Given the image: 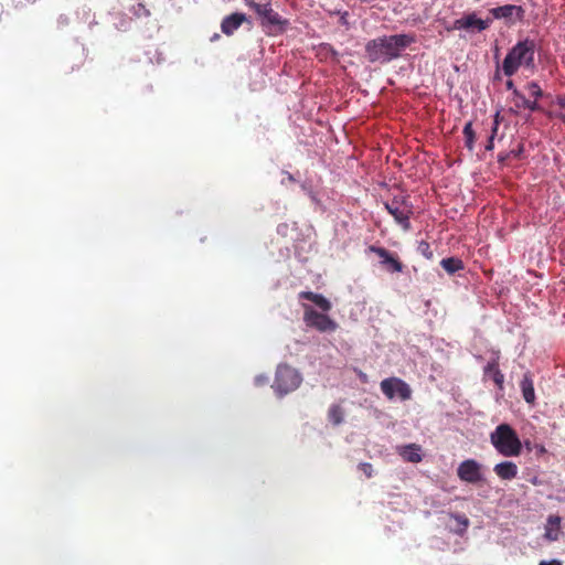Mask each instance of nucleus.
I'll return each instance as SVG.
<instances>
[{"label":"nucleus","instance_id":"c85d7f7f","mask_svg":"<svg viewBox=\"0 0 565 565\" xmlns=\"http://www.w3.org/2000/svg\"><path fill=\"white\" fill-rule=\"evenodd\" d=\"M134 12L138 17H141V15L148 17L150 14V11L142 3H138L137 7L134 8Z\"/></svg>","mask_w":565,"mask_h":565},{"label":"nucleus","instance_id":"cd10ccee","mask_svg":"<svg viewBox=\"0 0 565 565\" xmlns=\"http://www.w3.org/2000/svg\"><path fill=\"white\" fill-rule=\"evenodd\" d=\"M359 469L365 475L366 478H371L373 475V467L370 462H361Z\"/></svg>","mask_w":565,"mask_h":565},{"label":"nucleus","instance_id":"4c0bfd02","mask_svg":"<svg viewBox=\"0 0 565 565\" xmlns=\"http://www.w3.org/2000/svg\"><path fill=\"white\" fill-rule=\"evenodd\" d=\"M509 157H510V152L507 154H499V161H504Z\"/></svg>","mask_w":565,"mask_h":565},{"label":"nucleus","instance_id":"f8f14e48","mask_svg":"<svg viewBox=\"0 0 565 565\" xmlns=\"http://www.w3.org/2000/svg\"><path fill=\"white\" fill-rule=\"evenodd\" d=\"M248 6L255 10L263 25H278L281 23L279 14L273 10L270 3H256L250 1Z\"/></svg>","mask_w":565,"mask_h":565},{"label":"nucleus","instance_id":"f257e3e1","mask_svg":"<svg viewBox=\"0 0 565 565\" xmlns=\"http://www.w3.org/2000/svg\"><path fill=\"white\" fill-rule=\"evenodd\" d=\"M415 42V34L384 35L369 41L365 54L371 63H387L399 57L401 52Z\"/></svg>","mask_w":565,"mask_h":565},{"label":"nucleus","instance_id":"423d86ee","mask_svg":"<svg viewBox=\"0 0 565 565\" xmlns=\"http://www.w3.org/2000/svg\"><path fill=\"white\" fill-rule=\"evenodd\" d=\"M303 322L308 328L316 329L319 332H333L338 329V323L328 315L318 312L311 306L302 303Z\"/></svg>","mask_w":565,"mask_h":565},{"label":"nucleus","instance_id":"ddd939ff","mask_svg":"<svg viewBox=\"0 0 565 565\" xmlns=\"http://www.w3.org/2000/svg\"><path fill=\"white\" fill-rule=\"evenodd\" d=\"M246 21V14L235 12L230 15H226L221 23V30L222 32L231 36L234 34L236 30Z\"/></svg>","mask_w":565,"mask_h":565},{"label":"nucleus","instance_id":"e433bc0d","mask_svg":"<svg viewBox=\"0 0 565 565\" xmlns=\"http://www.w3.org/2000/svg\"><path fill=\"white\" fill-rule=\"evenodd\" d=\"M556 117L561 119L563 122H565V111L557 114Z\"/></svg>","mask_w":565,"mask_h":565},{"label":"nucleus","instance_id":"7c9ffc66","mask_svg":"<svg viewBox=\"0 0 565 565\" xmlns=\"http://www.w3.org/2000/svg\"><path fill=\"white\" fill-rule=\"evenodd\" d=\"M539 565H563L561 561L558 559H552V561H541Z\"/></svg>","mask_w":565,"mask_h":565},{"label":"nucleus","instance_id":"39448f33","mask_svg":"<svg viewBox=\"0 0 565 565\" xmlns=\"http://www.w3.org/2000/svg\"><path fill=\"white\" fill-rule=\"evenodd\" d=\"M302 382L300 373L288 364H280L276 370L273 388L278 396L294 392Z\"/></svg>","mask_w":565,"mask_h":565},{"label":"nucleus","instance_id":"9d476101","mask_svg":"<svg viewBox=\"0 0 565 565\" xmlns=\"http://www.w3.org/2000/svg\"><path fill=\"white\" fill-rule=\"evenodd\" d=\"M457 476L461 481L479 483L483 480L482 466L475 459H466L458 466Z\"/></svg>","mask_w":565,"mask_h":565},{"label":"nucleus","instance_id":"a878e982","mask_svg":"<svg viewBox=\"0 0 565 565\" xmlns=\"http://www.w3.org/2000/svg\"><path fill=\"white\" fill-rule=\"evenodd\" d=\"M452 518L461 526L459 533H463L469 526V519L465 514H452Z\"/></svg>","mask_w":565,"mask_h":565},{"label":"nucleus","instance_id":"9b49d317","mask_svg":"<svg viewBox=\"0 0 565 565\" xmlns=\"http://www.w3.org/2000/svg\"><path fill=\"white\" fill-rule=\"evenodd\" d=\"M369 250L371 253L376 254L382 259L381 264L384 265L388 271H403L404 265L402 264V262L395 255L390 253L386 248L371 245L369 247Z\"/></svg>","mask_w":565,"mask_h":565},{"label":"nucleus","instance_id":"6ab92c4d","mask_svg":"<svg viewBox=\"0 0 565 565\" xmlns=\"http://www.w3.org/2000/svg\"><path fill=\"white\" fill-rule=\"evenodd\" d=\"M420 447L416 444H411L401 450V456L404 458L405 461L417 463L422 461V456L419 454Z\"/></svg>","mask_w":565,"mask_h":565},{"label":"nucleus","instance_id":"c9c22d12","mask_svg":"<svg viewBox=\"0 0 565 565\" xmlns=\"http://www.w3.org/2000/svg\"><path fill=\"white\" fill-rule=\"evenodd\" d=\"M359 377H360V380H361L362 382H364V383H366V382H367V376H366V374H365V373L360 372V373H359Z\"/></svg>","mask_w":565,"mask_h":565},{"label":"nucleus","instance_id":"b1692460","mask_svg":"<svg viewBox=\"0 0 565 565\" xmlns=\"http://www.w3.org/2000/svg\"><path fill=\"white\" fill-rule=\"evenodd\" d=\"M525 88L527 89L530 95L532 97H534V100H536V102L539 98H541L543 96V90H542L541 86L539 85V83H536V82L527 83Z\"/></svg>","mask_w":565,"mask_h":565},{"label":"nucleus","instance_id":"2eb2a0df","mask_svg":"<svg viewBox=\"0 0 565 565\" xmlns=\"http://www.w3.org/2000/svg\"><path fill=\"white\" fill-rule=\"evenodd\" d=\"M298 297L300 299H306L313 302L318 308L322 311L328 312L331 310V302L321 294H316L312 291H300Z\"/></svg>","mask_w":565,"mask_h":565},{"label":"nucleus","instance_id":"2f4dec72","mask_svg":"<svg viewBox=\"0 0 565 565\" xmlns=\"http://www.w3.org/2000/svg\"><path fill=\"white\" fill-rule=\"evenodd\" d=\"M556 103L561 108L565 110V96H557Z\"/></svg>","mask_w":565,"mask_h":565},{"label":"nucleus","instance_id":"c756f323","mask_svg":"<svg viewBox=\"0 0 565 565\" xmlns=\"http://www.w3.org/2000/svg\"><path fill=\"white\" fill-rule=\"evenodd\" d=\"M335 13L340 15L339 23L341 25L345 26L347 29H349L350 28V23L348 21L349 13L347 11H344V12L337 11Z\"/></svg>","mask_w":565,"mask_h":565},{"label":"nucleus","instance_id":"0eeeda50","mask_svg":"<svg viewBox=\"0 0 565 565\" xmlns=\"http://www.w3.org/2000/svg\"><path fill=\"white\" fill-rule=\"evenodd\" d=\"M492 23V19H480L476 12H471L456 19L451 25L446 26L448 32L456 30H466L468 32H482Z\"/></svg>","mask_w":565,"mask_h":565},{"label":"nucleus","instance_id":"4be33fe9","mask_svg":"<svg viewBox=\"0 0 565 565\" xmlns=\"http://www.w3.org/2000/svg\"><path fill=\"white\" fill-rule=\"evenodd\" d=\"M559 518L558 516H550L548 518V526L546 527L545 537L550 541L558 540L559 532Z\"/></svg>","mask_w":565,"mask_h":565},{"label":"nucleus","instance_id":"dca6fc26","mask_svg":"<svg viewBox=\"0 0 565 565\" xmlns=\"http://www.w3.org/2000/svg\"><path fill=\"white\" fill-rule=\"evenodd\" d=\"M522 396L527 404L533 405L535 403V392L532 374L526 372L520 383Z\"/></svg>","mask_w":565,"mask_h":565},{"label":"nucleus","instance_id":"1a4fd4ad","mask_svg":"<svg viewBox=\"0 0 565 565\" xmlns=\"http://www.w3.org/2000/svg\"><path fill=\"white\" fill-rule=\"evenodd\" d=\"M381 390L388 399H392L397 395L402 401H407L412 396L409 385L398 377H388L383 380L381 382Z\"/></svg>","mask_w":565,"mask_h":565},{"label":"nucleus","instance_id":"6e6552de","mask_svg":"<svg viewBox=\"0 0 565 565\" xmlns=\"http://www.w3.org/2000/svg\"><path fill=\"white\" fill-rule=\"evenodd\" d=\"M492 19L503 20L507 25H513L524 19L525 10L521 6L504 4L489 10Z\"/></svg>","mask_w":565,"mask_h":565},{"label":"nucleus","instance_id":"f704fd0d","mask_svg":"<svg viewBox=\"0 0 565 565\" xmlns=\"http://www.w3.org/2000/svg\"><path fill=\"white\" fill-rule=\"evenodd\" d=\"M521 152H522V148H520L519 150H512V151H510V156L512 154L513 157L516 158L520 156Z\"/></svg>","mask_w":565,"mask_h":565},{"label":"nucleus","instance_id":"473e14b6","mask_svg":"<svg viewBox=\"0 0 565 565\" xmlns=\"http://www.w3.org/2000/svg\"><path fill=\"white\" fill-rule=\"evenodd\" d=\"M267 381H268V380H267V377H266V376H262V375H260V376H257V377L255 379V383H256V385H263V384H265Z\"/></svg>","mask_w":565,"mask_h":565},{"label":"nucleus","instance_id":"58836bf2","mask_svg":"<svg viewBox=\"0 0 565 565\" xmlns=\"http://www.w3.org/2000/svg\"><path fill=\"white\" fill-rule=\"evenodd\" d=\"M217 39H220V35H218L217 33H215V34L211 38V41H215V40H217Z\"/></svg>","mask_w":565,"mask_h":565},{"label":"nucleus","instance_id":"20e7f679","mask_svg":"<svg viewBox=\"0 0 565 565\" xmlns=\"http://www.w3.org/2000/svg\"><path fill=\"white\" fill-rule=\"evenodd\" d=\"M384 207L394 217L395 222L401 225L403 231L408 232L412 228L411 217L414 214V206L407 195H394L384 203Z\"/></svg>","mask_w":565,"mask_h":565},{"label":"nucleus","instance_id":"393cba45","mask_svg":"<svg viewBox=\"0 0 565 565\" xmlns=\"http://www.w3.org/2000/svg\"><path fill=\"white\" fill-rule=\"evenodd\" d=\"M417 252L423 255L427 259H433L434 253L430 248V245L426 241H420L417 245Z\"/></svg>","mask_w":565,"mask_h":565},{"label":"nucleus","instance_id":"412c9836","mask_svg":"<svg viewBox=\"0 0 565 565\" xmlns=\"http://www.w3.org/2000/svg\"><path fill=\"white\" fill-rule=\"evenodd\" d=\"M328 419L334 426L342 424L344 419L343 408L338 404H332L328 409Z\"/></svg>","mask_w":565,"mask_h":565},{"label":"nucleus","instance_id":"aec40b11","mask_svg":"<svg viewBox=\"0 0 565 565\" xmlns=\"http://www.w3.org/2000/svg\"><path fill=\"white\" fill-rule=\"evenodd\" d=\"M440 265L450 275L463 269V262L457 257L444 258Z\"/></svg>","mask_w":565,"mask_h":565},{"label":"nucleus","instance_id":"a211bd4d","mask_svg":"<svg viewBox=\"0 0 565 565\" xmlns=\"http://www.w3.org/2000/svg\"><path fill=\"white\" fill-rule=\"evenodd\" d=\"M484 373L491 374L493 382L498 385L499 388H502L503 382H504V375L500 371L499 363L495 359L488 362V364L484 366Z\"/></svg>","mask_w":565,"mask_h":565},{"label":"nucleus","instance_id":"bb28decb","mask_svg":"<svg viewBox=\"0 0 565 565\" xmlns=\"http://www.w3.org/2000/svg\"><path fill=\"white\" fill-rule=\"evenodd\" d=\"M498 128H499V121L494 120L493 121V127H492V132H491V135L489 137V140H488V143L486 146V150H488V151H491L493 149V147H494V137H495V135L498 132Z\"/></svg>","mask_w":565,"mask_h":565},{"label":"nucleus","instance_id":"f3484780","mask_svg":"<svg viewBox=\"0 0 565 565\" xmlns=\"http://www.w3.org/2000/svg\"><path fill=\"white\" fill-rule=\"evenodd\" d=\"M513 97L515 99V106L518 108L529 109L531 111L541 110L540 105L536 100L527 99L519 89L513 88Z\"/></svg>","mask_w":565,"mask_h":565},{"label":"nucleus","instance_id":"72a5a7b5","mask_svg":"<svg viewBox=\"0 0 565 565\" xmlns=\"http://www.w3.org/2000/svg\"><path fill=\"white\" fill-rule=\"evenodd\" d=\"M507 88L513 92V88H515L513 81L510 79L507 82Z\"/></svg>","mask_w":565,"mask_h":565},{"label":"nucleus","instance_id":"7ed1b4c3","mask_svg":"<svg viewBox=\"0 0 565 565\" xmlns=\"http://www.w3.org/2000/svg\"><path fill=\"white\" fill-rule=\"evenodd\" d=\"M494 449L504 457H518L522 452V443L516 431L509 424H500L490 434Z\"/></svg>","mask_w":565,"mask_h":565},{"label":"nucleus","instance_id":"4468645a","mask_svg":"<svg viewBox=\"0 0 565 565\" xmlns=\"http://www.w3.org/2000/svg\"><path fill=\"white\" fill-rule=\"evenodd\" d=\"M495 475L502 480H512L518 476V466L512 461H502L493 468Z\"/></svg>","mask_w":565,"mask_h":565},{"label":"nucleus","instance_id":"5701e85b","mask_svg":"<svg viewBox=\"0 0 565 565\" xmlns=\"http://www.w3.org/2000/svg\"><path fill=\"white\" fill-rule=\"evenodd\" d=\"M462 134L465 136V146L470 151H472L473 150V146H475V141H476V132H475V130L472 128V122L471 121H468L465 125Z\"/></svg>","mask_w":565,"mask_h":565},{"label":"nucleus","instance_id":"f03ea898","mask_svg":"<svg viewBox=\"0 0 565 565\" xmlns=\"http://www.w3.org/2000/svg\"><path fill=\"white\" fill-rule=\"evenodd\" d=\"M535 51L536 42L533 39L526 38L519 41L510 49L502 62L503 74L511 77L520 67L533 71L535 68Z\"/></svg>","mask_w":565,"mask_h":565}]
</instances>
